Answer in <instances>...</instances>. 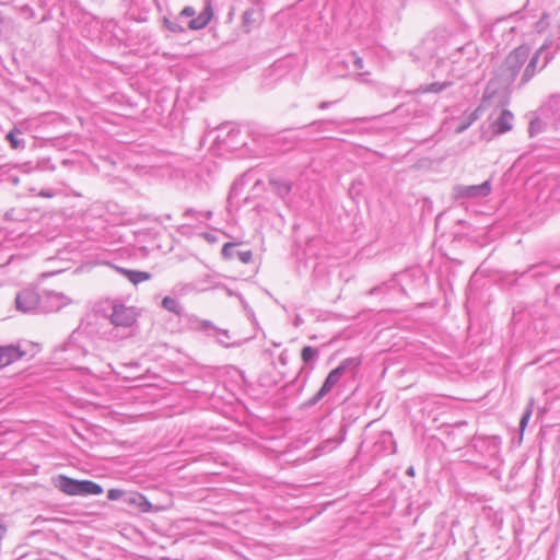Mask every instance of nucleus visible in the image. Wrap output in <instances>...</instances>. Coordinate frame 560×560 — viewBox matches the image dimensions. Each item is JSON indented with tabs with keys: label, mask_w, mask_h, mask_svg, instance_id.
Listing matches in <instances>:
<instances>
[{
	"label": "nucleus",
	"mask_w": 560,
	"mask_h": 560,
	"mask_svg": "<svg viewBox=\"0 0 560 560\" xmlns=\"http://www.w3.org/2000/svg\"><path fill=\"white\" fill-rule=\"evenodd\" d=\"M215 334H217V337H218V341L220 343H225V340L222 339L221 336L225 337L226 339H230L229 330H226V329L218 328Z\"/></svg>",
	"instance_id": "34"
},
{
	"label": "nucleus",
	"mask_w": 560,
	"mask_h": 560,
	"mask_svg": "<svg viewBox=\"0 0 560 560\" xmlns=\"http://www.w3.org/2000/svg\"><path fill=\"white\" fill-rule=\"evenodd\" d=\"M196 14V10L192 8V7H185L178 14V19H184V18H192L195 16Z\"/></svg>",
	"instance_id": "32"
},
{
	"label": "nucleus",
	"mask_w": 560,
	"mask_h": 560,
	"mask_svg": "<svg viewBox=\"0 0 560 560\" xmlns=\"http://www.w3.org/2000/svg\"><path fill=\"white\" fill-rule=\"evenodd\" d=\"M530 416H532V409H530V407H527V409L524 411V413L521 418V421H520V427L522 430H524L525 427L527 425Z\"/></svg>",
	"instance_id": "33"
},
{
	"label": "nucleus",
	"mask_w": 560,
	"mask_h": 560,
	"mask_svg": "<svg viewBox=\"0 0 560 560\" xmlns=\"http://www.w3.org/2000/svg\"><path fill=\"white\" fill-rule=\"evenodd\" d=\"M212 0H205L202 11L187 23V28L199 31L205 28L213 18Z\"/></svg>",
	"instance_id": "10"
},
{
	"label": "nucleus",
	"mask_w": 560,
	"mask_h": 560,
	"mask_svg": "<svg viewBox=\"0 0 560 560\" xmlns=\"http://www.w3.org/2000/svg\"><path fill=\"white\" fill-rule=\"evenodd\" d=\"M514 115L509 109H502L499 117L491 124L492 130L497 135L510 131L513 127Z\"/></svg>",
	"instance_id": "15"
},
{
	"label": "nucleus",
	"mask_w": 560,
	"mask_h": 560,
	"mask_svg": "<svg viewBox=\"0 0 560 560\" xmlns=\"http://www.w3.org/2000/svg\"><path fill=\"white\" fill-rule=\"evenodd\" d=\"M163 24L172 33H184L185 32V27L183 26V20L178 19V15L175 16L174 19L164 16Z\"/></svg>",
	"instance_id": "25"
},
{
	"label": "nucleus",
	"mask_w": 560,
	"mask_h": 560,
	"mask_svg": "<svg viewBox=\"0 0 560 560\" xmlns=\"http://www.w3.org/2000/svg\"><path fill=\"white\" fill-rule=\"evenodd\" d=\"M542 50H544V47L539 48L538 50H536V52L530 58H528V62L524 69L522 77H521L520 86H523L526 83H528L532 80V78L536 74L537 65H538L539 57H540Z\"/></svg>",
	"instance_id": "17"
},
{
	"label": "nucleus",
	"mask_w": 560,
	"mask_h": 560,
	"mask_svg": "<svg viewBox=\"0 0 560 560\" xmlns=\"http://www.w3.org/2000/svg\"><path fill=\"white\" fill-rule=\"evenodd\" d=\"M54 486L68 495H98L104 491L101 485L92 480H78L66 475L57 476Z\"/></svg>",
	"instance_id": "4"
},
{
	"label": "nucleus",
	"mask_w": 560,
	"mask_h": 560,
	"mask_svg": "<svg viewBox=\"0 0 560 560\" xmlns=\"http://www.w3.org/2000/svg\"><path fill=\"white\" fill-rule=\"evenodd\" d=\"M24 352L15 346L0 347V369L10 365L16 360L21 359Z\"/></svg>",
	"instance_id": "16"
},
{
	"label": "nucleus",
	"mask_w": 560,
	"mask_h": 560,
	"mask_svg": "<svg viewBox=\"0 0 560 560\" xmlns=\"http://www.w3.org/2000/svg\"><path fill=\"white\" fill-rule=\"evenodd\" d=\"M351 57L353 58V65L357 69L363 68V59L357 55V52L352 51Z\"/></svg>",
	"instance_id": "35"
},
{
	"label": "nucleus",
	"mask_w": 560,
	"mask_h": 560,
	"mask_svg": "<svg viewBox=\"0 0 560 560\" xmlns=\"http://www.w3.org/2000/svg\"><path fill=\"white\" fill-rule=\"evenodd\" d=\"M189 323L194 329L207 332L209 335L217 332L218 329V327H215L212 322L207 319H199L195 316L189 319Z\"/></svg>",
	"instance_id": "21"
},
{
	"label": "nucleus",
	"mask_w": 560,
	"mask_h": 560,
	"mask_svg": "<svg viewBox=\"0 0 560 560\" xmlns=\"http://www.w3.org/2000/svg\"><path fill=\"white\" fill-rule=\"evenodd\" d=\"M270 190L282 200H285L293 187V183L284 177L270 175L268 178Z\"/></svg>",
	"instance_id": "13"
},
{
	"label": "nucleus",
	"mask_w": 560,
	"mask_h": 560,
	"mask_svg": "<svg viewBox=\"0 0 560 560\" xmlns=\"http://www.w3.org/2000/svg\"><path fill=\"white\" fill-rule=\"evenodd\" d=\"M544 130V121L541 118L537 117L530 120L528 127L529 137H535Z\"/></svg>",
	"instance_id": "28"
},
{
	"label": "nucleus",
	"mask_w": 560,
	"mask_h": 560,
	"mask_svg": "<svg viewBox=\"0 0 560 560\" xmlns=\"http://www.w3.org/2000/svg\"><path fill=\"white\" fill-rule=\"evenodd\" d=\"M382 290H383V287L377 285V287L372 288V289L369 291V294L374 295V294H376V293L381 292Z\"/></svg>",
	"instance_id": "42"
},
{
	"label": "nucleus",
	"mask_w": 560,
	"mask_h": 560,
	"mask_svg": "<svg viewBox=\"0 0 560 560\" xmlns=\"http://www.w3.org/2000/svg\"><path fill=\"white\" fill-rule=\"evenodd\" d=\"M236 246V243H225L221 250L222 257L224 259H231L236 256L243 264H249L253 260L252 250H238Z\"/></svg>",
	"instance_id": "14"
},
{
	"label": "nucleus",
	"mask_w": 560,
	"mask_h": 560,
	"mask_svg": "<svg viewBox=\"0 0 560 560\" xmlns=\"http://www.w3.org/2000/svg\"><path fill=\"white\" fill-rule=\"evenodd\" d=\"M347 432H348V424L342 423L340 425L338 435L323 441L318 445V450H320L322 452H330V451L335 450L338 445H340L345 441Z\"/></svg>",
	"instance_id": "18"
},
{
	"label": "nucleus",
	"mask_w": 560,
	"mask_h": 560,
	"mask_svg": "<svg viewBox=\"0 0 560 560\" xmlns=\"http://www.w3.org/2000/svg\"><path fill=\"white\" fill-rule=\"evenodd\" d=\"M319 355V351L316 348L311 346L303 347L301 351V359L305 364H310L313 361H316Z\"/></svg>",
	"instance_id": "26"
},
{
	"label": "nucleus",
	"mask_w": 560,
	"mask_h": 560,
	"mask_svg": "<svg viewBox=\"0 0 560 560\" xmlns=\"http://www.w3.org/2000/svg\"><path fill=\"white\" fill-rule=\"evenodd\" d=\"M127 491L120 489H109L107 492V498L112 501L121 500L124 502V498Z\"/></svg>",
	"instance_id": "30"
},
{
	"label": "nucleus",
	"mask_w": 560,
	"mask_h": 560,
	"mask_svg": "<svg viewBox=\"0 0 560 560\" xmlns=\"http://www.w3.org/2000/svg\"><path fill=\"white\" fill-rule=\"evenodd\" d=\"M262 20V9L258 7H250L245 10L242 15V28L246 34H248L255 26H258Z\"/></svg>",
	"instance_id": "12"
},
{
	"label": "nucleus",
	"mask_w": 560,
	"mask_h": 560,
	"mask_svg": "<svg viewBox=\"0 0 560 560\" xmlns=\"http://www.w3.org/2000/svg\"><path fill=\"white\" fill-rule=\"evenodd\" d=\"M109 322L113 325L110 335L114 338L125 339L132 335L133 326L137 323V312L135 307L126 306L118 301H112Z\"/></svg>",
	"instance_id": "1"
},
{
	"label": "nucleus",
	"mask_w": 560,
	"mask_h": 560,
	"mask_svg": "<svg viewBox=\"0 0 560 560\" xmlns=\"http://www.w3.org/2000/svg\"><path fill=\"white\" fill-rule=\"evenodd\" d=\"M39 295L40 293L32 288L21 290L15 296L16 308L23 313L38 312L40 302Z\"/></svg>",
	"instance_id": "6"
},
{
	"label": "nucleus",
	"mask_w": 560,
	"mask_h": 560,
	"mask_svg": "<svg viewBox=\"0 0 560 560\" xmlns=\"http://www.w3.org/2000/svg\"><path fill=\"white\" fill-rule=\"evenodd\" d=\"M491 192V183L486 180L479 185L463 186L458 185L454 188L456 199L459 198H482Z\"/></svg>",
	"instance_id": "7"
},
{
	"label": "nucleus",
	"mask_w": 560,
	"mask_h": 560,
	"mask_svg": "<svg viewBox=\"0 0 560 560\" xmlns=\"http://www.w3.org/2000/svg\"><path fill=\"white\" fill-rule=\"evenodd\" d=\"M481 109V106H479L478 108H476L474 112H471L469 114V117L466 121V126H458L457 127V131L458 132H463L464 130H466L474 121H476L478 118H479V112Z\"/></svg>",
	"instance_id": "29"
},
{
	"label": "nucleus",
	"mask_w": 560,
	"mask_h": 560,
	"mask_svg": "<svg viewBox=\"0 0 560 560\" xmlns=\"http://www.w3.org/2000/svg\"><path fill=\"white\" fill-rule=\"evenodd\" d=\"M124 505L133 512L147 513L151 512L153 506L147 498L136 491H127L124 498Z\"/></svg>",
	"instance_id": "9"
},
{
	"label": "nucleus",
	"mask_w": 560,
	"mask_h": 560,
	"mask_svg": "<svg viewBox=\"0 0 560 560\" xmlns=\"http://www.w3.org/2000/svg\"><path fill=\"white\" fill-rule=\"evenodd\" d=\"M558 269H560V265L553 266L549 262L544 261V262H539L536 265H532L526 270V272L535 271L533 273V277L537 278V277H545V276L549 275L550 272L558 270Z\"/></svg>",
	"instance_id": "20"
},
{
	"label": "nucleus",
	"mask_w": 560,
	"mask_h": 560,
	"mask_svg": "<svg viewBox=\"0 0 560 560\" xmlns=\"http://www.w3.org/2000/svg\"><path fill=\"white\" fill-rule=\"evenodd\" d=\"M39 298L40 302L38 313L44 314L58 312L71 303V299H69L67 295L55 291H43Z\"/></svg>",
	"instance_id": "5"
},
{
	"label": "nucleus",
	"mask_w": 560,
	"mask_h": 560,
	"mask_svg": "<svg viewBox=\"0 0 560 560\" xmlns=\"http://www.w3.org/2000/svg\"><path fill=\"white\" fill-rule=\"evenodd\" d=\"M475 448L486 452L490 459H497L500 451V439L498 436L478 438L475 440Z\"/></svg>",
	"instance_id": "11"
},
{
	"label": "nucleus",
	"mask_w": 560,
	"mask_h": 560,
	"mask_svg": "<svg viewBox=\"0 0 560 560\" xmlns=\"http://www.w3.org/2000/svg\"><path fill=\"white\" fill-rule=\"evenodd\" d=\"M360 364V358H347L341 361L337 368L328 373L322 387L317 390L316 394H314L307 401L304 402V406L313 407L318 404L341 381L347 372L355 374Z\"/></svg>",
	"instance_id": "2"
},
{
	"label": "nucleus",
	"mask_w": 560,
	"mask_h": 560,
	"mask_svg": "<svg viewBox=\"0 0 560 560\" xmlns=\"http://www.w3.org/2000/svg\"><path fill=\"white\" fill-rule=\"evenodd\" d=\"M332 104H334V102L324 101V102H320V103L318 104V108H319V109H327V108H328V107H330Z\"/></svg>",
	"instance_id": "39"
},
{
	"label": "nucleus",
	"mask_w": 560,
	"mask_h": 560,
	"mask_svg": "<svg viewBox=\"0 0 560 560\" xmlns=\"http://www.w3.org/2000/svg\"><path fill=\"white\" fill-rule=\"evenodd\" d=\"M550 59H551V56L546 55L544 63L541 65L540 69H544L549 63Z\"/></svg>",
	"instance_id": "43"
},
{
	"label": "nucleus",
	"mask_w": 560,
	"mask_h": 560,
	"mask_svg": "<svg viewBox=\"0 0 560 560\" xmlns=\"http://www.w3.org/2000/svg\"><path fill=\"white\" fill-rule=\"evenodd\" d=\"M21 12L23 13H27L30 18H33L34 16V11L33 9L27 5V4H24L22 8H21Z\"/></svg>",
	"instance_id": "38"
},
{
	"label": "nucleus",
	"mask_w": 560,
	"mask_h": 560,
	"mask_svg": "<svg viewBox=\"0 0 560 560\" xmlns=\"http://www.w3.org/2000/svg\"><path fill=\"white\" fill-rule=\"evenodd\" d=\"M328 124H335V120H315V121H312L308 125V127H314V128H316L317 131H323V130H325L324 127Z\"/></svg>",
	"instance_id": "31"
},
{
	"label": "nucleus",
	"mask_w": 560,
	"mask_h": 560,
	"mask_svg": "<svg viewBox=\"0 0 560 560\" xmlns=\"http://www.w3.org/2000/svg\"><path fill=\"white\" fill-rule=\"evenodd\" d=\"M452 85V82L451 81H445V82H433V83H430L428 84L425 88H424V92H429V93H440L442 91H444L445 89H447L448 86Z\"/></svg>",
	"instance_id": "27"
},
{
	"label": "nucleus",
	"mask_w": 560,
	"mask_h": 560,
	"mask_svg": "<svg viewBox=\"0 0 560 560\" xmlns=\"http://www.w3.org/2000/svg\"><path fill=\"white\" fill-rule=\"evenodd\" d=\"M121 272L128 278L133 284H138L142 281L151 279V273L147 271L121 269Z\"/></svg>",
	"instance_id": "24"
},
{
	"label": "nucleus",
	"mask_w": 560,
	"mask_h": 560,
	"mask_svg": "<svg viewBox=\"0 0 560 560\" xmlns=\"http://www.w3.org/2000/svg\"><path fill=\"white\" fill-rule=\"evenodd\" d=\"M162 306L167 310L168 312L175 314L176 316L180 317L184 315V307L180 305L177 299L172 296H165L162 300Z\"/></svg>",
	"instance_id": "22"
},
{
	"label": "nucleus",
	"mask_w": 560,
	"mask_h": 560,
	"mask_svg": "<svg viewBox=\"0 0 560 560\" xmlns=\"http://www.w3.org/2000/svg\"><path fill=\"white\" fill-rule=\"evenodd\" d=\"M375 447L390 454L396 453V442L390 432H382L375 443Z\"/></svg>",
	"instance_id": "19"
},
{
	"label": "nucleus",
	"mask_w": 560,
	"mask_h": 560,
	"mask_svg": "<svg viewBox=\"0 0 560 560\" xmlns=\"http://www.w3.org/2000/svg\"><path fill=\"white\" fill-rule=\"evenodd\" d=\"M7 526L2 523H0V540L5 536L7 534Z\"/></svg>",
	"instance_id": "41"
},
{
	"label": "nucleus",
	"mask_w": 560,
	"mask_h": 560,
	"mask_svg": "<svg viewBox=\"0 0 560 560\" xmlns=\"http://www.w3.org/2000/svg\"><path fill=\"white\" fill-rule=\"evenodd\" d=\"M494 92H495L494 89H491V82H490L485 90L482 102L485 103L487 100L491 98L493 96Z\"/></svg>",
	"instance_id": "36"
},
{
	"label": "nucleus",
	"mask_w": 560,
	"mask_h": 560,
	"mask_svg": "<svg viewBox=\"0 0 560 560\" xmlns=\"http://www.w3.org/2000/svg\"><path fill=\"white\" fill-rule=\"evenodd\" d=\"M530 47L526 44L514 48L504 59L499 69V75L505 85H510L517 78L521 69L528 60Z\"/></svg>",
	"instance_id": "3"
},
{
	"label": "nucleus",
	"mask_w": 560,
	"mask_h": 560,
	"mask_svg": "<svg viewBox=\"0 0 560 560\" xmlns=\"http://www.w3.org/2000/svg\"><path fill=\"white\" fill-rule=\"evenodd\" d=\"M197 215V211L194 210L192 208H188L185 212H184V217H196Z\"/></svg>",
	"instance_id": "40"
},
{
	"label": "nucleus",
	"mask_w": 560,
	"mask_h": 560,
	"mask_svg": "<svg viewBox=\"0 0 560 560\" xmlns=\"http://www.w3.org/2000/svg\"><path fill=\"white\" fill-rule=\"evenodd\" d=\"M205 236H206V238H207V240H213V238H214V237H213L211 234H209V233H206V234H205Z\"/></svg>",
	"instance_id": "45"
},
{
	"label": "nucleus",
	"mask_w": 560,
	"mask_h": 560,
	"mask_svg": "<svg viewBox=\"0 0 560 560\" xmlns=\"http://www.w3.org/2000/svg\"><path fill=\"white\" fill-rule=\"evenodd\" d=\"M540 115L549 119L556 128H560V95H551L539 108Z\"/></svg>",
	"instance_id": "8"
},
{
	"label": "nucleus",
	"mask_w": 560,
	"mask_h": 560,
	"mask_svg": "<svg viewBox=\"0 0 560 560\" xmlns=\"http://www.w3.org/2000/svg\"><path fill=\"white\" fill-rule=\"evenodd\" d=\"M38 196L40 197H45V198H51L55 196V191L54 190H50V189H43L38 192Z\"/></svg>",
	"instance_id": "37"
},
{
	"label": "nucleus",
	"mask_w": 560,
	"mask_h": 560,
	"mask_svg": "<svg viewBox=\"0 0 560 560\" xmlns=\"http://www.w3.org/2000/svg\"><path fill=\"white\" fill-rule=\"evenodd\" d=\"M206 215H207V218H210V217L212 215V212H211V211H208V212L206 213Z\"/></svg>",
	"instance_id": "46"
},
{
	"label": "nucleus",
	"mask_w": 560,
	"mask_h": 560,
	"mask_svg": "<svg viewBox=\"0 0 560 560\" xmlns=\"http://www.w3.org/2000/svg\"><path fill=\"white\" fill-rule=\"evenodd\" d=\"M407 474L410 475V476H413V474H415L413 467H409L407 469Z\"/></svg>",
	"instance_id": "44"
},
{
	"label": "nucleus",
	"mask_w": 560,
	"mask_h": 560,
	"mask_svg": "<svg viewBox=\"0 0 560 560\" xmlns=\"http://www.w3.org/2000/svg\"><path fill=\"white\" fill-rule=\"evenodd\" d=\"M20 135H22V131L14 127L5 137L10 142L11 148L14 150H23L25 148V140L19 138Z\"/></svg>",
	"instance_id": "23"
}]
</instances>
